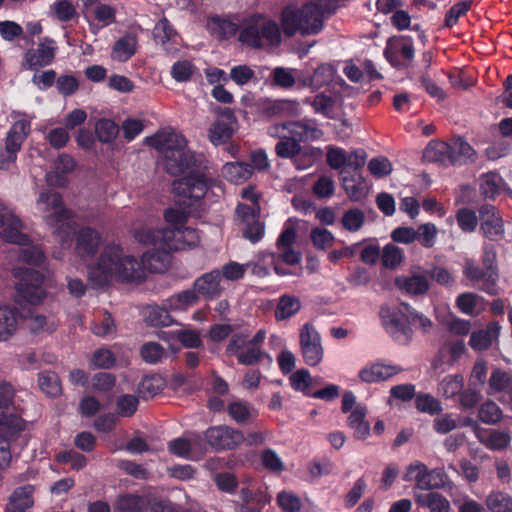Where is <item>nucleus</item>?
Instances as JSON below:
<instances>
[{"mask_svg": "<svg viewBox=\"0 0 512 512\" xmlns=\"http://www.w3.org/2000/svg\"><path fill=\"white\" fill-rule=\"evenodd\" d=\"M171 251L157 247L145 252L139 261L119 244L109 243L104 246L97 260L88 266V281L94 287H104L113 281H141L145 278V270L152 273L166 271L170 265Z\"/></svg>", "mask_w": 512, "mask_h": 512, "instance_id": "1", "label": "nucleus"}, {"mask_svg": "<svg viewBox=\"0 0 512 512\" xmlns=\"http://www.w3.org/2000/svg\"><path fill=\"white\" fill-rule=\"evenodd\" d=\"M217 189L223 192L221 181L212 177L209 173L192 171L187 176L173 182V190L181 199L180 204L183 209L169 208L164 213V219L170 225L167 229L180 228L191 213V203L188 201H198L202 199L209 190Z\"/></svg>", "mask_w": 512, "mask_h": 512, "instance_id": "2", "label": "nucleus"}, {"mask_svg": "<svg viewBox=\"0 0 512 512\" xmlns=\"http://www.w3.org/2000/svg\"><path fill=\"white\" fill-rule=\"evenodd\" d=\"M267 134L272 138L279 139L275 145V153L283 159H294L297 169H305L310 166H301L299 157L301 156V142L320 139L323 135L322 130L317 127L314 120L303 119L300 121H288L276 123L268 127Z\"/></svg>", "mask_w": 512, "mask_h": 512, "instance_id": "3", "label": "nucleus"}, {"mask_svg": "<svg viewBox=\"0 0 512 512\" xmlns=\"http://www.w3.org/2000/svg\"><path fill=\"white\" fill-rule=\"evenodd\" d=\"M147 145L156 149L162 157L165 170L171 175H180L195 163V155L187 146L183 135L164 129L145 139Z\"/></svg>", "mask_w": 512, "mask_h": 512, "instance_id": "4", "label": "nucleus"}, {"mask_svg": "<svg viewBox=\"0 0 512 512\" xmlns=\"http://www.w3.org/2000/svg\"><path fill=\"white\" fill-rule=\"evenodd\" d=\"M335 11L332 0H313L301 9L286 7L281 14V25L286 36L292 37L296 33L303 36L319 33L323 28L325 14Z\"/></svg>", "mask_w": 512, "mask_h": 512, "instance_id": "5", "label": "nucleus"}, {"mask_svg": "<svg viewBox=\"0 0 512 512\" xmlns=\"http://www.w3.org/2000/svg\"><path fill=\"white\" fill-rule=\"evenodd\" d=\"M0 229L2 238L10 243L19 245L16 253L19 259L28 264L39 265L44 259V252L36 245H30L28 237L22 232V222L0 201Z\"/></svg>", "mask_w": 512, "mask_h": 512, "instance_id": "6", "label": "nucleus"}, {"mask_svg": "<svg viewBox=\"0 0 512 512\" xmlns=\"http://www.w3.org/2000/svg\"><path fill=\"white\" fill-rule=\"evenodd\" d=\"M281 29L278 23L261 14H253L241 23L239 41L251 48L270 49L281 43Z\"/></svg>", "mask_w": 512, "mask_h": 512, "instance_id": "7", "label": "nucleus"}, {"mask_svg": "<svg viewBox=\"0 0 512 512\" xmlns=\"http://www.w3.org/2000/svg\"><path fill=\"white\" fill-rule=\"evenodd\" d=\"M403 304L394 308L382 307L380 318L386 332L396 342L406 345L411 341L413 331L410 313L403 307Z\"/></svg>", "mask_w": 512, "mask_h": 512, "instance_id": "8", "label": "nucleus"}, {"mask_svg": "<svg viewBox=\"0 0 512 512\" xmlns=\"http://www.w3.org/2000/svg\"><path fill=\"white\" fill-rule=\"evenodd\" d=\"M35 208L47 225L58 230L66 225L71 216L70 211L63 205L61 195L52 190L40 193Z\"/></svg>", "mask_w": 512, "mask_h": 512, "instance_id": "9", "label": "nucleus"}, {"mask_svg": "<svg viewBox=\"0 0 512 512\" xmlns=\"http://www.w3.org/2000/svg\"><path fill=\"white\" fill-rule=\"evenodd\" d=\"M13 274L17 279L15 289L21 300L37 305L45 299L46 292L41 287L43 278L40 273L31 269L17 267L13 270Z\"/></svg>", "mask_w": 512, "mask_h": 512, "instance_id": "10", "label": "nucleus"}, {"mask_svg": "<svg viewBox=\"0 0 512 512\" xmlns=\"http://www.w3.org/2000/svg\"><path fill=\"white\" fill-rule=\"evenodd\" d=\"M299 347L303 361L308 366L319 365L324 357L320 333L311 323H305L299 330Z\"/></svg>", "mask_w": 512, "mask_h": 512, "instance_id": "11", "label": "nucleus"}, {"mask_svg": "<svg viewBox=\"0 0 512 512\" xmlns=\"http://www.w3.org/2000/svg\"><path fill=\"white\" fill-rule=\"evenodd\" d=\"M367 154L362 149L353 150L347 153L343 148L336 146H328L326 153V161L330 168L334 170L353 171L360 170L366 163Z\"/></svg>", "mask_w": 512, "mask_h": 512, "instance_id": "12", "label": "nucleus"}, {"mask_svg": "<svg viewBox=\"0 0 512 512\" xmlns=\"http://www.w3.org/2000/svg\"><path fill=\"white\" fill-rule=\"evenodd\" d=\"M238 128L237 118L230 108H221L218 118L208 130V138L213 145L229 141Z\"/></svg>", "mask_w": 512, "mask_h": 512, "instance_id": "13", "label": "nucleus"}, {"mask_svg": "<svg viewBox=\"0 0 512 512\" xmlns=\"http://www.w3.org/2000/svg\"><path fill=\"white\" fill-rule=\"evenodd\" d=\"M205 438L215 450L235 449L245 442L244 434L232 427L220 425L206 430Z\"/></svg>", "mask_w": 512, "mask_h": 512, "instance_id": "14", "label": "nucleus"}, {"mask_svg": "<svg viewBox=\"0 0 512 512\" xmlns=\"http://www.w3.org/2000/svg\"><path fill=\"white\" fill-rule=\"evenodd\" d=\"M57 51L55 41L49 37H43L39 40L37 48H31L26 51L22 65L29 70H37L41 67L50 65Z\"/></svg>", "mask_w": 512, "mask_h": 512, "instance_id": "15", "label": "nucleus"}, {"mask_svg": "<svg viewBox=\"0 0 512 512\" xmlns=\"http://www.w3.org/2000/svg\"><path fill=\"white\" fill-rule=\"evenodd\" d=\"M259 207H248L239 204L237 206V217L241 221L243 236L252 243L259 241L264 235V225L259 221Z\"/></svg>", "mask_w": 512, "mask_h": 512, "instance_id": "16", "label": "nucleus"}, {"mask_svg": "<svg viewBox=\"0 0 512 512\" xmlns=\"http://www.w3.org/2000/svg\"><path fill=\"white\" fill-rule=\"evenodd\" d=\"M481 230L490 240L497 241L504 237L505 229L502 217L492 205H484L480 211Z\"/></svg>", "mask_w": 512, "mask_h": 512, "instance_id": "17", "label": "nucleus"}, {"mask_svg": "<svg viewBox=\"0 0 512 512\" xmlns=\"http://www.w3.org/2000/svg\"><path fill=\"white\" fill-rule=\"evenodd\" d=\"M14 389L8 383H0V424L22 429V420L14 413Z\"/></svg>", "mask_w": 512, "mask_h": 512, "instance_id": "18", "label": "nucleus"}, {"mask_svg": "<svg viewBox=\"0 0 512 512\" xmlns=\"http://www.w3.org/2000/svg\"><path fill=\"white\" fill-rule=\"evenodd\" d=\"M384 54L393 66H401L404 61H411L414 57V47L411 39L394 37L388 40Z\"/></svg>", "mask_w": 512, "mask_h": 512, "instance_id": "19", "label": "nucleus"}, {"mask_svg": "<svg viewBox=\"0 0 512 512\" xmlns=\"http://www.w3.org/2000/svg\"><path fill=\"white\" fill-rule=\"evenodd\" d=\"M342 187L351 201L360 202L366 198L369 189L365 179L357 171L340 172Z\"/></svg>", "mask_w": 512, "mask_h": 512, "instance_id": "20", "label": "nucleus"}, {"mask_svg": "<svg viewBox=\"0 0 512 512\" xmlns=\"http://www.w3.org/2000/svg\"><path fill=\"white\" fill-rule=\"evenodd\" d=\"M170 232L166 240L167 249L172 251L183 250L195 247L200 242V236L197 230L190 227H180L176 229H168Z\"/></svg>", "mask_w": 512, "mask_h": 512, "instance_id": "21", "label": "nucleus"}, {"mask_svg": "<svg viewBox=\"0 0 512 512\" xmlns=\"http://www.w3.org/2000/svg\"><path fill=\"white\" fill-rule=\"evenodd\" d=\"M101 244V235L95 229L84 227L76 234V254L86 259L95 255Z\"/></svg>", "mask_w": 512, "mask_h": 512, "instance_id": "22", "label": "nucleus"}, {"mask_svg": "<svg viewBox=\"0 0 512 512\" xmlns=\"http://www.w3.org/2000/svg\"><path fill=\"white\" fill-rule=\"evenodd\" d=\"M170 232L168 229L164 228H155L150 224H143L139 227H135L133 229L132 235L134 239L145 246H153L154 248L157 247H165L166 246V240H164V237L166 238L169 236Z\"/></svg>", "mask_w": 512, "mask_h": 512, "instance_id": "23", "label": "nucleus"}, {"mask_svg": "<svg viewBox=\"0 0 512 512\" xmlns=\"http://www.w3.org/2000/svg\"><path fill=\"white\" fill-rule=\"evenodd\" d=\"M397 288L408 295H424L428 292L430 284L425 273L412 272L409 275L399 276L395 279Z\"/></svg>", "mask_w": 512, "mask_h": 512, "instance_id": "24", "label": "nucleus"}, {"mask_svg": "<svg viewBox=\"0 0 512 512\" xmlns=\"http://www.w3.org/2000/svg\"><path fill=\"white\" fill-rule=\"evenodd\" d=\"M34 490L30 484L16 488L9 496L5 512H29L34 505Z\"/></svg>", "mask_w": 512, "mask_h": 512, "instance_id": "25", "label": "nucleus"}, {"mask_svg": "<svg viewBox=\"0 0 512 512\" xmlns=\"http://www.w3.org/2000/svg\"><path fill=\"white\" fill-rule=\"evenodd\" d=\"M220 282L221 272L219 270H213L197 278L192 290H194L197 295L201 294L210 299L216 298L223 290Z\"/></svg>", "mask_w": 512, "mask_h": 512, "instance_id": "26", "label": "nucleus"}, {"mask_svg": "<svg viewBox=\"0 0 512 512\" xmlns=\"http://www.w3.org/2000/svg\"><path fill=\"white\" fill-rule=\"evenodd\" d=\"M20 323L19 310L10 305L0 306V342L9 340L18 330Z\"/></svg>", "mask_w": 512, "mask_h": 512, "instance_id": "27", "label": "nucleus"}, {"mask_svg": "<svg viewBox=\"0 0 512 512\" xmlns=\"http://www.w3.org/2000/svg\"><path fill=\"white\" fill-rule=\"evenodd\" d=\"M400 371L401 369L397 366L373 363L363 367L359 372V377L365 383H375L384 381Z\"/></svg>", "mask_w": 512, "mask_h": 512, "instance_id": "28", "label": "nucleus"}, {"mask_svg": "<svg viewBox=\"0 0 512 512\" xmlns=\"http://www.w3.org/2000/svg\"><path fill=\"white\" fill-rule=\"evenodd\" d=\"M226 411L229 417L239 424L253 421L258 416L257 409L249 402L234 399L227 404Z\"/></svg>", "mask_w": 512, "mask_h": 512, "instance_id": "29", "label": "nucleus"}, {"mask_svg": "<svg viewBox=\"0 0 512 512\" xmlns=\"http://www.w3.org/2000/svg\"><path fill=\"white\" fill-rule=\"evenodd\" d=\"M75 168L74 159L67 155H60L54 162V170L47 173L46 180L49 185L63 186L65 184V176Z\"/></svg>", "mask_w": 512, "mask_h": 512, "instance_id": "30", "label": "nucleus"}, {"mask_svg": "<svg viewBox=\"0 0 512 512\" xmlns=\"http://www.w3.org/2000/svg\"><path fill=\"white\" fill-rule=\"evenodd\" d=\"M366 414L367 408L363 404H357L348 417L347 424L354 430V437L357 439H365L370 433Z\"/></svg>", "mask_w": 512, "mask_h": 512, "instance_id": "31", "label": "nucleus"}, {"mask_svg": "<svg viewBox=\"0 0 512 512\" xmlns=\"http://www.w3.org/2000/svg\"><path fill=\"white\" fill-rule=\"evenodd\" d=\"M405 481H414L416 483L417 488L421 490H429L433 489V486H436V483H431L429 480V470L427 466L420 462L414 461L412 462L406 470L404 475Z\"/></svg>", "mask_w": 512, "mask_h": 512, "instance_id": "32", "label": "nucleus"}, {"mask_svg": "<svg viewBox=\"0 0 512 512\" xmlns=\"http://www.w3.org/2000/svg\"><path fill=\"white\" fill-rule=\"evenodd\" d=\"M137 50V37L134 34H126L120 37L111 51V58L118 62L128 61Z\"/></svg>", "mask_w": 512, "mask_h": 512, "instance_id": "33", "label": "nucleus"}, {"mask_svg": "<svg viewBox=\"0 0 512 512\" xmlns=\"http://www.w3.org/2000/svg\"><path fill=\"white\" fill-rule=\"evenodd\" d=\"M153 34L156 43L161 44L167 52L177 51L176 48H170L169 44L177 43L178 34L166 18L159 20L154 27Z\"/></svg>", "mask_w": 512, "mask_h": 512, "instance_id": "34", "label": "nucleus"}, {"mask_svg": "<svg viewBox=\"0 0 512 512\" xmlns=\"http://www.w3.org/2000/svg\"><path fill=\"white\" fill-rule=\"evenodd\" d=\"M30 131V123L20 119L14 123L7 134L6 150L10 153L17 152Z\"/></svg>", "mask_w": 512, "mask_h": 512, "instance_id": "35", "label": "nucleus"}, {"mask_svg": "<svg viewBox=\"0 0 512 512\" xmlns=\"http://www.w3.org/2000/svg\"><path fill=\"white\" fill-rule=\"evenodd\" d=\"M450 143L443 141H431L425 148L423 157L428 162L439 163L442 165H451Z\"/></svg>", "mask_w": 512, "mask_h": 512, "instance_id": "36", "label": "nucleus"}, {"mask_svg": "<svg viewBox=\"0 0 512 512\" xmlns=\"http://www.w3.org/2000/svg\"><path fill=\"white\" fill-rule=\"evenodd\" d=\"M170 309L164 305H150L146 308L145 320L153 327H168L175 323Z\"/></svg>", "mask_w": 512, "mask_h": 512, "instance_id": "37", "label": "nucleus"}, {"mask_svg": "<svg viewBox=\"0 0 512 512\" xmlns=\"http://www.w3.org/2000/svg\"><path fill=\"white\" fill-rule=\"evenodd\" d=\"M450 148L451 165H462L469 161L475 160V150L471 147V145L468 142L464 141L461 138L454 139L450 143Z\"/></svg>", "mask_w": 512, "mask_h": 512, "instance_id": "38", "label": "nucleus"}, {"mask_svg": "<svg viewBox=\"0 0 512 512\" xmlns=\"http://www.w3.org/2000/svg\"><path fill=\"white\" fill-rule=\"evenodd\" d=\"M198 300L199 297L197 293L189 289L168 297L164 300V305L168 307L171 312H181L195 305Z\"/></svg>", "mask_w": 512, "mask_h": 512, "instance_id": "39", "label": "nucleus"}, {"mask_svg": "<svg viewBox=\"0 0 512 512\" xmlns=\"http://www.w3.org/2000/svg\"><path fill=\"white\" fill-rule=\"evenodd\" d=\"M209 31L219 39H227L240 31L241 25L227 18L212 17L207 22Z\"/></svg>", "mask_w": 512, "mask_h": 512, "instance_id": "40", "label": "nucleus"}, {"mask_svg": "<svg viewBox=\"0 0 512 512\" xmlns=\"http://www.w3.org/2000/svg\"><path fill=\"white\" fill-rule=\"evenodd\" d=\"M502 177L495 172H488L480 176L479 189L485 198L494 199L504 188Z\"/></svg>", "mask_w": 512, "mask_h": 512, "instance_id": "41", "label": "nucleus"}, {"mask_svg": "<svg viewBox=\"0 0 512 512\" xmlns=\"http://www.w3.org/2000/svg\"><path fill=\"white\" fill-rule=\"evenodd\" d=\"M334 75L335 69L332 65L321 64L314 70L311 76L303 79V84L317 90L331 83L334 79Z\"/></svg>", "mask_w": 512, "mask_h": 512, "instance_id": "42", "label": "nucleus"}, {"mask_svg": "<svg viewBox=\"0 0 512 512\" xmlns=\"http://www.w3.org/2000/svg\"><path fill=\"white\" fill-rule=\"evenodd\" d=\"M48 15L60 22H69L77 17V10L73 0H56L50 5Z\"/></svg>", "mask_w": 512, "mask_h": 512, "instance_id": "43", "label": "nucleus"}, {"mask_svg": "<svg viewBox=\"0 0 512 512\" xmlns=\"http://www.w3.org/2000/svg\"><path fill=\"white\" fill-rule=\"evenodd\" d=\"M416 502L429 509L430 512H450V502L438 492L417 495Z\"/></svg>", "mask_w": 512, "mask_h": 512, "instance_id": "44", "label": "nucleus"}, {"mask_svg": "<svg viewBox=\"0 0 512 512\" xmlns=\"http://www.w3.org/2000/svg\"><path fill=\"white\" fill-rule=\"evenodd\" d=\"M456 304L462 313L468 315H477L484 309L483 298L471 292L460 294Z\"/></svg>", "mask_w": 512, "mask_h": 512, "instance_id": "45", "label": "nucleus"}, {"mask_svg": "<svg viewBox=\"0 0 512 512\" xmlns=\"http://www.w3.org/2000/svg\"><path fill=\"white\" fill-rule=\"evenodd\" d=\"M498 332L499 326L497 324L490 325L486 330L473 332L470 337V346L474 350H486L491 346L492 340L498 335Z\"/></svg>", "mask_w": 512, "mask_h": 512, "instance_id": "46", "label": "nucleus"}, {"mask_svg": "<svg viewBox=\"0 0 512 512\" xmlns=\"http://www.w3.org/2000/svg\"><path fill=\"white\" fill-rule=\"evenodd\" d=\"M488 364L483 358H478L471 369L468 385L472 388L483 389L489 380Z\"/></svg>", "mask_w": 512, "mask_h": 512, "instance_id": "47", "label": "nucleus"}, {"mask_svg": "<svg viewBox=\"0 0 512 512\" xmlns=\"http://www.w3.org/2000/svg\"><path fill=\"white\" fill-rule=\"evenodd\" d=\"M91 331L98 337H109L116 334L117 326L111 314L105 311L95 318Z\"/></svg>", "mask_w": 512, "mask_h": 512, "instance_id": "48", "label": "nucleus"}, {"mask_svg": "<svg viewBox=\"0 0 512 512\" xmlns=\"http://www.w3.org/2000/svg\"><path fill=\"white\" fill-rule=\"evenodd\" d=\"M150 503L149 498L138 495H121L115 507L121 512H141Z\"/></svg>", "mask_w": 512, "mask_h": 512, "instance_id": "49", "label": "nucleus"}, {"mask_svg": "<svg viewBox=\"0 0 512 512\" xmlns=\"http://www.w3.org/2000/svg\"><path fill=\"white\" fill-rule=\"evenodd\" d=\"M223 173L229 181L241 183L251 176L252 167L244 162L227 163L223 166Z\"/></svg>", "mask_w": 512, "mask_h": 512, "instance_id": "50", "label": "nucleus"}, {"mask_svg": "<svg viewBox=\"0 0 512 512\" xmlns=\"http://www.w3.org/2000/svg\"><path fill=\"white\" fill-rule=\"evenodd\" d=\"M301 308L300 300L291 295H283L277 304L275 317L277 320H284L296 314Z\"/></svg>", "mask_w": 512, "mask_h": 512, "instance_id": "51", "label": "nucleus"}, {"mask_svg": "<svg viewBox=\"0 0 512 512\" xmlns=\"http://www.w3.org/2000/svg\"><path fill=\"white\" fill-rule=\"evenodd\" d=\"M486 506L491 512H512V497L504 492L493 491L486 498Z\"/></svg>", "mask_w": 512, "mask_h": 512, "instance_id": "52", "label": "nucleus"}, {"mask_svg": "<svg viewBox=\"0 0 512 512\" xmlns=\"http://www.w3.org/2000/svg\"><path fill=\"white\" fill-rule=\"evenodd\" d=\"M502 410L492 400L484 401L478 409V418L487 425H494L502 419Z\"/></svg>", "mask_w": 512, "mask_h": 512, "instance_id": "53", "label": "nucleus"}, {"mask_svg": "<svg viewBox=\"0 0 512 512\" xmlns=\"http://www.w3.org/2000/svg\"><path fill=\"white\" fill-rule=\"evenodd\" d=\"M95 133L102 143H111L119 133L117 124L109 119H100L95 124Z\"/></svg>", "mask_w": 512, "mask_h": 512, "instance_id": "54", "label": "nucleus"}, {"mask_svg": "<svg viewBox=\"0 0 512 512\" xmlns=\"http://www.w3.org/2000/svg\"><path fill=\"white\" fill-rule=\"evenodd\" d=\"M229 78L238 86L258 81L255 71L247 64L233 66L230 69Z\"/></svg>", "mask_w": 512, "mask_h": 512, "instance_id": "55", "label": "nucleus"}, {"mask_svg": "<svg viewBox=\"0 0 512 512\" xmlns=\"http://www.w3.org/2000/svg\"><path fill=\"white\" fill-rule=\"evenodd\" d=\"M464 378L463 376L456 375H448L443 378V380L439 383L438 391L446 398H452L455 395L459 394L463 388Z\"/></svg>", "mask_w": 512, "mask_h": 512, "instance_id": "56", "label": "nucleus"}, {"mask_svg": "<svg viewBox=\"0 0 512 512\" xmlns=\"http://www.w3.org/2000/svg\"><path fill=\"white\" fill-rule=\"evenodd\" d=\"M497 252L494 245L485 244L483 247L482 263L484 269L487 270L488 280L491 281L492 286L495 285L498 278L496 267Z\"/></svg>", "mask_w": 512, "mask_h": 512, "instance_id": "57", "label": "nucleus"}, {"mask_svg": "<svg viewBox=\"0 0 512 512\" xmlns=\"http://www.w3.org/2000/svg\"><path fill=\"white\" fill-rule=\"evenodd\" d=\"M365 221V215L362 210L358 208L348 209L344 212L341 218V224L349 232L359 231Z\"/></svg>", "mask_w": 512, "mask_h": 512, "instance_id": "58", "label": "nucleus"}, {"mask_svg": "<svg viewBox=\"0 0 512 512\" xmlns=\"http://www.w3.org/2000/svg\"><path fill=\"white\" fill-rule=\"evenodd\" d=\"M416 240L424 248H432L437 239L438 229L433 223H424L418 226L416 229Z\"/></svg>", "mask_w": 512, "mask_h": 512, "instance_id": "59", "label": "nucleus"}, {"mask_svg": "<svg viewBox=\"0 0 512 512\" xmlns=\"http://www.w3.org/2000/svg\"><path fill=\"white\" fill-rule=\"evenodd\" d=\"M140 354L142 359L149 364L159 363L167 356L164 348L156 342H147L143 344Z\"/></svg>", "mask_w": 512, "mask_h": 512, "instance_id": "60", "label": "nucleus"}, {"mask_svg": "<svg viewBox=\"0 0 512 512\" xmlns=\"http://www.w3.org/2000/svg\"><path fill=\"white\" fill-rule=\"evenodd\" d=\"M164 379L159 375H150L142 379L139 390L144 397H153L163 390Z\"/></svg>", "mask_w": 512, "mask_h": 512, "instance_id": "61", "label": "nucleus"}, {"mask_svg": "<svg viewBox=\"0 0 512 512\" xmlns=\"http://www.w3.org/2000/svg\"><path fill=\"white\" fill-rule=\"evenodd\" d=\"M293 389L303 392L307 396H311V375L308 370L300 369L294 372L289 378Z\"/></svg>", "mask_w": 512, "mask_h": 512, "instance_id": "62", "label": "nucleus"}, {"mask_svg": "<svg viewBox=\"0 0 512 512\" xmlns=\"http://www.w3.org/2000/svg\"><path fill=\"white\" fill-rule=\"evenodd\" d=\"M195 66L188 60H181L175 62L171 67V76L177 82L189 81L194 72Z\"/></svg>", "mask_w": 512, "mask_h": 512, "instance_id": "63", "label": "nucleus"}, {"mask_svg": "<svg viewBox=\"0 0 512 512\" xmlns=\"http://www.w3.org/2000/svg\"><path fill=\"white\" fill-rule=\"evenodd\" d=\"M416 408L423 413L434 415L442 411L441 403L430 394H419L415 399Z\"/></svg>", "mask_w": 512, "mask_h": 512, "instance_id": "64", "label": "nucleus"}]
</instances>
